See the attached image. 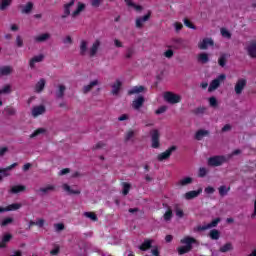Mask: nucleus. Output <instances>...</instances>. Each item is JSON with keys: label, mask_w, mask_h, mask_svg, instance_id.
<instances>
[{"label": "nucleus", "mask_w": 256, "mask_h": 256, "mask_svg": "<svg viewBox=\"0 0 256 256\" xmlns=\"http://www.w3.org/2000/svg\"><path fill=\"white\" fill-rule=\"evenodd\" d=\"M153 247V240L145 239L144 242L139 246L140 251H149Z\"/></svg>", "instance_id": "20"}, {"label": "nucleus", "mask_w": 256, "mask_h": 256, "mask_svg": "<svg viewBox=\"0 0 256 256\" xmlns=\"http://www.w3.org/2000/svg\"><path fill=\"white\" fill-rule=\"evenodd\" d=\"M209 237L212 239V241H217L219 237H221V232H219L217 229H212L209 232Z\"/></svg>", "instance_id": "34"}, {"label": "nucleus", "mask_w": 256, "mask_h": 256, "mask_svg": "<svg viewBox=\"0 0 256 256\" xmlns=\"http://www.w3.org/2000/svg\"><path fill=\"white\" fill-rule=\"evenodd\" d=\"M45 59V55L39 54L38 56H34L29 61V67L30 69H35V63H41Z\"/></svg>", "instance_id": "16"}, {"label": "nucleus", "mask_w": 256, "mask_h": 256, "mask_svg": "<svg viewBox=\"0 0 256 256\" xmlns=\"http://www.w3.org/2000/svg\"><path fill=\"white\" fill-rule=\"evenodd\" d=\"M75 5V0H71L69 3L64 4V14H62L61 19H67L71 15V8Z\"/></svg>", "instance_id": "13"}, {"label": "nucleus", "mask_w": 256, "mask_h": 256, "mask_svg": "<svg viewBox=\"0 0 256 256\" xmlns=\"http://www.w3.org/2000/svg\"><path fill=\"white\" fill-rule=\"evenodd\" d=\"M60 251H61V248L59 247V245H56L54 249L50 251V255H59Z\"/></svg>", "instance_id": "59"}, {"label": "nucleus", "mask_w": 256, "mask_h": 256, "mask_svg": "<svg viewBox=\"0 0 256 256\" xmlns=\"http://www.w3.org/2000/svg\"><path fill=\"white\" fill-rule=\"evenodd\" d=\"M229 189L230 188H227V186H225V185L220 186L218 188L220 197H225V195H227V193H229Z\"/></svg>", "instance_id": "45"}, {"label": "nucleus", "mask_w": 256, "mask_h": 256, "mask_svg": "<svg viewBox=\"0 0 256 256\" xmlns=\"http://www.w3.org/2000/svg\"><path fill=\"white\" fill-rule=\"evenodd\" d=\"M133 137H135V131L133 130H129L126 134H125V141H131V139H133Z\"/></svg>", "instance_id": "51"}, {"label": "nucleus", "mask_w": 256, "mask_h": 256, "mask_svg": "<svg viewBox=\"0 0 256 256\" xmlns=\"http://www.w3.org/2000/svg\"><path fill=\"white\" fill-rule=\"evenodd\" d=\"M173 55H175V52H173L172 49H168L164 52V57H166V59H171Z\"/></svg>", "instance_id": "56"}, {"label": "nucleus", "mask_w": 256, "mask_h": 256, "mask_svg": "<svg viewBox=\"0 0 256 256\" xmlns=\"http://www.w3.org/2000/svg\"><path fill=\"white\" fill-rule=\"evenodd\" d=\"M203 193V189L199 188L198 190H192L185 193L184 197L186 201H191V199H195L199 197L200 194Z\"/></svg>", "instance_id": "11"}, {"label": "nucleus", "mask_w": 256, "mask_h": 256, "mask_svg": "<svg viewBox=\"0 0 256 256\" xmlns=\"http://www.w3.org/2000/svg\"><path fill=\"white\" fill-rule=\"evenodd\" d=\"M127 7H133V9H135V11H143V6L141 5H137L133 2V0H124Z\"/></svg>", "instance_id": "35"}, {"label": "nucleus", "mask_w": 256, "mask_h": 256, "mask_svg": "<svg viewBox=\"0 0 256 256\" xmlns=\"http://www.w3.org/2000/svg\"><path fill=\"white\" fill-rule=\"evenodd\" d=\"M210 107H217V98L210 97L209 98Z\"/></svg>", "instance_id": "62"}, {"label": "nucleus", "mask_w": 256, "mask_h": 256, "mask_svg": "<svg viewBox=\"0 0 256 256\" xmlns=\"http://www.w3.org/2000/svg\"><path fill=\"white\" fill-rule=\"evenodd\" d=\"M51 39V34L49 33H43L34 38V41L36 43H45V41H49Z\"/></svg>", "instance_id": "19"}, {"label": "nucleus", "mask_w": 256, "mask_h": 256, "mask_svg": "<svg viewBox=\"0 0 256 256\" xmlns=\"http://www.w3.org/2000/svg\"><path fill=\"white\" fill-rule=\"evenodd\" d=\"M5 112L7 113V115H15V113H17V110H15V108L8 106L5 108Z\"/></svg>", "instance_id": "55"}, {"label": "nucleus", "mask_w": 256, "mask_h": 256, "mask_svg": "<svg viewBox=\"0 0 256 256\" xmlns=\"http://www.w3.org/2000/svg\"><path fill=\"white\" fill-rule=\"evenodd\" d=\"M213 45H215V42H213V39H211V38H204V39L202 40V42H200V43L198 44V47H199V49L205 50V49H207L209 46H210V47H213Z\"/></svg>", "instance_id": "14"}, {"label": "nucleus", "mask_w": 256, "mask_h": 256, "mask_svg": "<svg viewBox=\"0 0 256 256\" xmlns=\"http://www.w3.org/2000/svg\"><path fill=\"white\" fill-rule=\"evenodd\" d=\"M54 228H55V231L57 232L63 231L65 229V224L63 223L54 224Z\"/></svg>", "instance_id": "57"}, {"label": "nucleus", "mask_w": 256, "mask_h": 256, "mask_svg": "<svg viewBox=\"0 0 256 256\" xmlns=\"http://www.w3.org/2000/svg\"><path fill=\"white\" fill-rule=\"evenodd\" d=\"M97 85H99V80H94V81L90 82V84L84 86L82 91L84 94H87V93H89V91H91V89H93Z\"/></svg>", "instance_id": "31"}, {"label": "nucleus", "mask_w": 256, "mask_h": 256, "mask_svg": "<svg viewBox=\"0 0 256 256\" xmlns=\"http://www.w3.org/2000/svg\"><path fill=\"white\" fill-rule=\"evenodd\" d=\"M225 79H227V76L225 74H220L216 79L211 81L208 91L211 93V91L219 89V86L221 85L222 81H225Z\"/></svg>", "instance_id": "4"}, {"label": "nucleus", "mask_w": 256, "mask_h": 256, "mask_svg": "<svg viewBox=\"0 0 256 256\" xmlns=\"http://www.w3.org/2000/svg\"><path fill=\"white\" fill-rule=\"evenodd\" d=\"M245 87H247V80L246 79H239L236 82V85L234 87V91L236 93V95H241V93H243V89H245Z\"/></svg>", "instance_id": "10"}, {"label": "nucleus", "mask_w": 256, "mask_h": 256, "mask_svg": "<svg viewBox=\"0 0 256 256\" xmlns=\"http://www.w3.org/2000/svg\"><path fill=\"white\" fill-rule=\"evenodd\" d=\"M20 207H22L21 204L13 203V204L8 205L5 208L4 207H0V213H5L7 211H17V210H19Z\"/></svg>", "instance_id": "17"}, {"label": "nucleus", "mask_w": 256, "mask_h": 256, "mask_svg": "<svg viewBox=\"0 0 256 256\" xmlns=\"http://www.w3.org/2000/svg\"><path fill=\"white\" fill-rule=\"evenodd\" d=\"M12 0H0V11H5L8 7L11 6Z\"/></svg>", "instance_id": "42"}, {"label": "nucleus", "mask_w": 256, "mask_h": 256, "mask_svg": "<svg viewBox=\"0 0 256 256\" xmlns=\"http://www.w3.org/2000/svg\"><path fill=\"white\" fill-rule=\"evenodd\" d=\"M223 163H227V157L225 156L217 155L208 158L209 167H221Z\"/></svg>", "instance_id": "2"}, {"label": "nucleus", "mask_w": 256, "mask_h": 256, "mask_svg": "<svg viewBox=\"0 0 256 256\" xmlns=\"http://www.w3.org/2000/svg\"><path fill=\"white\" fill-rule=\"evenodd\" d=\"M174 211L176 217H178L179 219H183V217H185V212H183V209L179 207V204L174 205Z\"/></svg>", "instance_id": "37"}, {"label": "nucleus", "mask_w": 256, "mask_h": 256, "mask_svg": "<svg viewBox=\"0 0 256 256\" xmlns=\"http://www.w3.org/2000/svg\"><path fill=\"white\" fill-rule=\"evenodd\" d=\"M184 25L188 27V29H196L191 20L184 18Z\"/></svg>", "instance_id": "54"}, {"label": "nucleus", "mask_w": 256, "mask_h": 256, "mask_svg": "<svg viewBox=\"0 0 256 256\" xmlns=\"http://www.w3.org/2000/svg\"><path fill=\"white\" fill-rule=\"evenodd\" d=\"M151 253L153 256H161L160 252H159V248L157 246H155L152 250Z\"/></svg>", "instance_id": "64"}, {"label": "nucleus", "mask_w": 256, "mask_h": 256, "mask_svg": "<svg viewBox=\"0 0 256 256\" xmlns=\"http://www.w3.org/2000/svg\"><path fill=\"white\" fill-rule=\"evenodd\" d=\"M45 133V129L43 128H38L37 130H35L31 135H30V139H35V137H39V135Z\"/></svg>", "instance_id": "48"}, {"label": "nucleus", "mask_w": 256, "mask_h": 256, "mask_svg": "<svg viewBox=\"0 0 256 256\" xmlns=\"http://www.w3.org/2000/svg\"><path fill=\"white\" fill-rule=\"evenodd\" d=\"M87 53V41L82 40L80 43V55H85Z\"/></svg>", "instance_id": "46"}, {"label": "nucleus", "mask_w": 256, "mask_h": 256, "mask_svg": "<svg viewBox=\"0 0 256 256\" xmlns=\"http://www.w3.org/2000/svg\"><path fill=\"white\" fill-rule=\"evenodd\" d=\"M159 130H153L151 132V147L152 149H159V147H161V142L159 141Z\"/></svg>", "instance_id": "6"}, {"label": "nucleus", "mask_w": 256, "mask_h": 256, "mask_svg": "<svg viewBox=\"0 0 256 256\" xmlns=\"http://www.w3.org/2000/svg\"><path fill=\"white\" fill-rule=\"evenodd\" d=\"M163 219L164 221H171V219H173V210L171 209V207H168L166 212L163 215Z\"/></svg>", "instance_id": "40"}, {"label": "nucleus", "mask_w": 256, "mask_h": 256, "mask_svg": "<svg viewBox=\"0 0 256 256\" xmlns=\"http://www.w3.org/2000/svg\"><path fill=\"white\" fill-rule=\"evenodd\" d=\"M82 11H85V4L78 2L76 10H74L71 15L73 18H75V17L81 15Z\"/></svg>", "instance_id": "25"}, {"label": "nucleus", "mask_w": 256, "mask_h": 256, "mask_svg": "<svg viewBox=\"0 0 256 256\" xmlns=\"http://www.w3.org/2000/svg\"><path fill=\"white\" fill-rule=\"evenodd\" d=\"M165 111H167V106H161L155 111V113L156 115H161L162 113H165Z\"/></svg>", "instance_id": "61"}, {"label": "nucleus", "mask_w": 256, "mask_h": 256, "mask_svg": "<svg viewBox=\"0 0 256 256\" xmlns=\"http://www.w3.org/2000/svg\"><path fill=\"white\" fill-rule=\"evenodd\" d=\"M66 90H67V87H65V85H58V90L56 91L57 99H63V97H65Z\"/></svg>", "instance_id": "32"}, {"label": "nucleus", "mask_w": 256, "mask_h": 256, "mask_svg": "<svg viewBox=\"0 0 256 256\" xmlns=\"http://www.w3.org/2000/svg\"><path fill=\"white\" fill-rule=\"evenodd\" d=\"M62 189H64V191H66V193H68V195H80L81 194L80 190H73V189H71V186H69L68 184H63Z\"/></svg>", "instance_id": "28"}, {"label": "nucleus", "mask_w": 256, "mask_h": 256, "mask_svg": "<svg viewBox=\"0 0 256 256\" xmlns=\"http://www.w3.org/2000/svg\"><path fill=\"white\" fill-rule=\"evenodd\" d=\"M16 45L17 47H23V38L21 36L16 37Z\"/></svg>", "instance_id": "63"}, {"label": "nucleus", "mask_w": 256, "mask_h": 256, "mask_svg": "<svg viewBox=\"0 0 256 256\" xmlns=\"http://www.w3.org/2000/svg\"><path fill=\"white\" fill-rule=\"evenodd\" d=\"M219 251L220 253H227L229 251H233V244H231V242H228L220 247Z\"/></svg>", "instance_id": "38"}, {"label": "nucleus", "mask_w": 256, "mask_h": 256, "mask_svg": "<svg viewBox=\"0 0 256 256\" xmlns=\"http://www.w3.org/2000/svg\"><path fill=\"white\" fill-rule=\"evenodd\" d=\"M101 47V40L97 39L95 42L92 44L89 55L90 57H95L97 55V52L99 51V48Z\"/></svg>", "instance_id": "15"}, {"label": "nucleus", "mask_w": 256, "mask_h": 256, "mask_svg": "<svg viewBox=\"0 0 256 256\" xmlns=\"http://www.w3.org/2000/svg\"><path fill=\"white\" fill-rule=\"evenodd\" d=\"M12 237L13 236L11 234L4 235L3 238H2L3 243L5 245H7V243H9L11 241Z\"/></svg>", "instance_id": "58"}, {"label": "nucleus", "mask_w": 256, "mask_h": 256, "mask_svg": "<svg viewBox=\"0 0 256 256\" xmlns=\"http://www.w3.org/2000/svg\"><path fill=\"white\" fill-rule=\"evenodd\" d=\"M143 91H145V86H134L128 90V95H139V93H143Z\"/></svg>", "instance_id": "24"}, {"label": "nucleus", "mask_w": 256, "mask_h": 256, "mask_svg": "<svg viewBox=\"0 0 256 256\" xmlns=\"http://www.w3.org/2000/svg\"><path fill=\"white\" fill-rule=\"evenodd\" d=\"M38 191L43 193V195H47V193L55 191V185H47L46 187L40 188Z\"/></svg>", "instance_id": "39"}, {"label": "nucleus", "mask_w": 256, "mask_h": 256, "mask_svg": "<svg viewBox=\"0 0 256 256\" xmlns=\"http://www.w3.org/2000/svg\"><path fill=\"white\" fill-rule=\"evenodd\" d=\"M11 93V85L6 84L2 89H0V95H9Z\"/></svg>", "instance_id": "47"}, {"label": "nucleus", "mask_w": 256, "mask_h": 256, "mask_svg": "<svg viewBox=\"0 0 256 256\" xmlns=\"http://www.w3.org/2000/svg\"><path fill=\"white\" fill-rule=\"evenodd\" d=\"M228 57H229V54L227 53L221 54V56L218 59V64L220 65V67H225V65H227Z\"/></svg>", "instance_id": "36"}, {"label": "nucleus", "mask_w": 256, "mask_h": 256, "mask_svg": "<svg viewBox=\"0 0 256 256\" xmlns=\"http://www.w3.org/2000/svg\"><path fill=\"white\" fill-rule=\"evenodd\" d=\"M219 223H221V218L218 217L206 225L198 226L197 230L198 231H207V229H213V227H217L219 225Z\"/></svg>", "instance_id": "9"}, {"label": "nucleus", "mask_w": 256, "mask_h": 256, "mask_svg": "<svg viewBox=\"0 0 256 256\" xmlns=\"http://www.w3.org/2000/svg\"><path fill=\"white\" fill-rule=\"evenodd\" d=\"M11 223H13V218L7 217V218H4V219L0 222V225H1L2 227H7V225H11Z\"/></svg>", "instance_id": "49"}, {"label": "nucleus", "mask_w": 256, "mask_h": 256, "mask_svg": "<svg viewBox=\"0 0 256 256\" xmlns=\"http://www.w3.org/2000/svg\"><path fill=\"white\" fill-rule=\"evenodd\" d=\"M27 187L24 185H15L11 187V193L14 195H17V193H23V191H26Z\"/></svg>", "instance_id": "30"}, {"label": "nucleus", "mask_w": 256, "mask_h": 256, "mask_svg": "<svg viewBox=\"0 0 256 256\" xmlns=\"http://www.w3.org/2000/svg\"><path fill=\"white\" fill-rule=\"evenodd\" d=\"M84 217H87L88 219H91V221L94 222L99 221V218L97 217V214H95V212H84Z\"/></svg>", "instance_id": "43"}, {"label": "nucleus", "mask_w": 256, "mask_h": 256, "mask_svg": "<svg viewBox=\"0 0 256 256\" xmlns=\"http://www.w3.org/2000/svg\"><path fill=\"white\" fill-rule=\"evenodd\" d=\"M221 35L222 37H224L225 39H231V32H229V30L222 28L221 29Z\"/></svg>", "instance_id": "52"}, {"label": "nucleus", "mask_w": 256, "mask_h": 256, "mask_svg": "<svg viewBox=\"0 0 256 256\" xmlns=\"http://www.w3.org/2000/svg\"><path fill=\"white\" fill-rule=\"evenodd\" d=\"M129 191H131V184L124 182L123 183V195H129Z\"/></svg>", "instance_id": "50"}, {"label": "nucleus", "mask_w": 256, "mask_h": 256, "mask_svg": "<svg viewBox=\"0 0 256 256\" xmlns=\"http://www.w3.org/2000/svg\"><path fill=\"white\" fill-rule=\"evenodd\" d=\"M13 73V68L11 66H2L0 67V77H5Z\"/></svg>", "instance_id": "26"}, {"label": "nucleus", "mask_w": 256, "mask_h": 256, "mask_svg": "<svg viewBox=\"0 0 256 256\" xmlns=\"http://www.w3.org/2000/svg\"><path fill=\"white\" fill-rule=\"evenodd\" d=\"M121 85H123V83H121L120 80H117L116 83L112 85V95H119V91H121Z\"/></svg>", "instance_id": "33"}, {"label": "nucleus", "mask_w": 256, "mask_h": 256, "mask_svg": "<svg viewBox=\"0 0 256 256\" xmlns=\"http://www.w3.org/2000/svg\"><path fill=\"white\" fill-rule=\"evenodd\" d=\"M248 55L252 57V59L256 58V41L250 43L247 48Z\"/></svg>", "instance_id": "23"}, {"label": "nucleus", "mask_w": 256, "mask_h": 256, "mask_svg": "<svg viewBox=\"0 0 256 256\" xmlns=\"http://www.w3.org/2000/svg\"><path fill=\"white\" fill-rule=\"evenodd\" d=\"M45 111H46L45 106H43V105L35 106V107L32 109V115H33L34 117H39V115H43V113H45Z\"/></svg>", "instance_id": "22"}, {"label": "nucleus", "mask_w": 256, "mask_h": 256, "mask_svg": "<svg viewBox=\"0 0 256 256\" xmlns=\"http://www.w3.org/2000/svg\"><path fill=\"white\" fill-rule=\"evenodd\" d=\"M19 8L22 9L21 13L23 15H29V13L33 11V2H28L26 5H20Z\"/></svg>", "instance_id": "18"}, {"label": "nucleus", "mask_w": 256, "mask_h": 256, "mask_svg": "<svg viewBox=\"0 0 256 256\" xmlns=\"http://www.w3.org/2000/svg\"><path fill=\"white\" fill-rule=\"evenodd\" d=\"M47 82L45 81V78L40 79L36 85H35V92L36 93H41L43 89H45V84Z\"/></svg>", "instance_id": "27"}, {"label": "nucleus", "mask_w": 256, "mask_h": 256, "mask_svg": "<svg viewBox=\"0 0 256 256\" xmlns=\"http://www.w3.org/2000/svg\"><path fill=\"white\" fill-rule=\"evenodd\" d=\"M181 245L177 248L178 255H185L186 253H191L193 251V245H199V241L197 239L186 236L180 240Z\"/></svg>", "instance_id": "1"}, {"label": "nucleus", "mask_w": 256, "mask_h": 256, "mask_svg": "<svg viewBox=\"0 0 256 256\" xmlns=\"http://www.w3.org/2000/svg\"><path fill=\"white\" fill-rule=\"evenodd\" d=\"M174 27H175V31L177 33H179V31H181V29H183V24L181 22H175Z\"/></svg>", "instance_id": "60"}, {"label": "nucleus", "mask_w": 256, "mask_h": 256, "mask_svg": "<svg viewBox=\"0 0 256 256\" xmlns=\"http://www.w3.org/2000/svg\"><path fill=\"white\" fill-rule=\"evenodd\" d=\"M209 135V130H198L195 134V139L196 141H201L203 140V137H207Z\"/></svg>", "instance_id": "29"}, {"label": "nucleus", "mask_w": 256, "mask_h": 256, "mask_svg": "<svg viewBox=\"0 0 256 256\" xmlns=\"http://www.w3.org/2000/svg\"><path fill=\"white\" fill-rule=\"evenodd\" d=\"M173 151H177V146H171L166 151L158 154L157 160L158 161H167V159H169L171 157V155L173 154Z\"/></svg>", "instance_id": "5"}, {"label": "nucleus", "mask_w": 256, "mask_h": 256, "mask_svg": "<svg viewBox=\"0 0 256 256\" xmlns=\"http://www.w3.org/2000/svg\"><path fill=\"white\" fill-rule=\"evenodd\" d=\"M198 61L205 65V63H209V54L201 53L198 56Z\"/></svg>", "instance_id": "41"}, {"label": "nucleus", "mask_w": 256, "mask_h": 256, "mask_svg": "<svg viewBox=\"0 0 256 256\" xmlns=\"http://www.w3.org/2000/svg\"><path fill=\"white\" fill-rule=\"evenodd\" d=\"M191 183H193V178L191 177H185L180 179L176 185L177 187H187V185H191Z\"/></svg>", "instance_id": "21"}, {"label": "nucleus", "mask_w": 256, "mask_h": 256, "mask_svg": "<svg viewBox=\"0 0 256 256\" xmlns=\"http://www.w3.org/2000/svg\"><path fill=\"white\" fill-rule=\"evenodd\" d=\"M151 10H148L147 14L142 16V17H138L136 19V28L137 29H142L143 24L147 23V21H149L151 19Z\"/></svg>", "instance_id": "8"}, {"label": "nucleus", "mask_w": 256, "mask_h": 256, "mask_svg": "<svg viewBox=\"0 0 256 256\" xmlns=\"http://www.w3.org/2000/svg\"><path fill=\"white\" fill-rule=\"evenodd\" d=\"M145 103V97L142 95L138 96L136 99L133 100L132 102V107L136 110L139 111L140 108L143 107V104Z\"/></svg>", "instance_id": "12"}, {"label": "nucleus", "mask_w": 256, "mask_h": 256, "mask_svg": "<svg viewBox=\"0 0 256 256\" xmlns=\"http://www.w3.org/2000/svg\"><path fill=\"white\" fill-rule=\"evenodd\" d=\"M14 167H17V163H13L12 165H10L4 169H0V173H2V175H5V173H7V171H11V169H14Z\"/></svg>", "instance_id": "53"}, {"label": "nucleus", "mask_w": 256, "mask_h": 256, "mask_svg": "<svg viewBox=\"0 0 256 256\" xmlns=\"http://www.w3.org/2000/svg\"><path fill=\"white\" fill-rule=\"evenodd\" d=\"M207 173H209V169L205 167H200L198 170V177H200V179H203V177H207Z\"/></svg>", "instance_id": "44"}, {"label": "nucleus", "mask_w": 256, "mask_h": 256, "mask_svg": "<svg viewBox=\"0 0 256 256\" xmlns=\"http://www.w3.org/2000/svg\"><path fill=\"white\" fill-rule=\"evenodd\" d=\"M151 10H148L147 14L142 16V17H138L136 19V28L137 29H142L143 24L147 23V21H149L151 19Z\"/></svg>", "instance_id": "7"}, {"label": "nucleus", "mask_w": 256, "mask_h": 256, "mask_svg": "<svg viewBox=\"0 0 256 256\" xmlns=\"http://www.w3.org/2000/svg\"><path fill=\"white\" fill-rule=\"evenodd\" d=\"M164 100L171 105H175L177 103H181V96L179 94H175L173 92H166L164 94Z\"/></svg>", "instance_id": "3"}]
</instances>
